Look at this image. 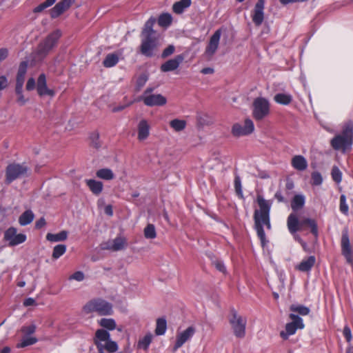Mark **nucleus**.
<instances>
[{"label": "nucleus", "mask_w": 353, "mask_h": 353, "mask_svg": "<svg viewBox=\"0 0 353 353\" xmlns=\"http://www.w3.org/2000/svg\"><path fill=\"white\" fill-rule=\"evenodd\" d=\"M257 203L259 206V210L254 211V226L257 235L262 243L265 240V234L263 227L270 230L271 225L270 221V211L272 206V202L265 200L262 196H257Z\"/></svg>", "instance_id": "f257e3e1"}, {"label": "nucleus", "mask_w": 353, "mask_h": 353, "mask_svg": "<svg viewBox=\"0 0 353 353\" xmlns=\"http://www.w3.org/2000/svg\"><path fill=\"white\" fill-rule=\"evenodd\" d=\"M287 225L289 232L294 235V239L300 243H302V240L296 232L303 230L306 225L311 228V232L314 235L317 236L318 234L317 225L314 220L306 218L299 221L295 213H291L288 216Z\"/></svg>", "instance_id": "f03ea898"}, {"label": "nucleus", "mask_w": 353, "mask_h": 353, "mask_svg": "<svg viewBox=\"0 0 353 353\" xmlns=\"http://www.w3.org/2000/svg\"><path fill=\"white\" fill-rule=\"evenodd\" d=\"M61 34L59 30H55L40 43L37 50L31 55V61L33 64L42 61L47 56L57 43Z\"/></svg>", "instance_id": "7ed1b4c3"}, {"label": "nucleus", "mask_w": 353, "mask_h": 353, "mask_svg": "<svg viewBox=\"0 0 353 353\" xmlns=\"http://www.w3.org/2000/svg\"><path fill=\"white\" fill-rule=\"evenodd\" d=\"M95 344L98 351L114 353L118 350V345L110 339V334L104 329H99L95 333Z\"/></svg>", "instance_id": "20e7f679"}, {"label": "nucleus", "mask_w": 353, "mask_h": 353, "mask_svg": "<svg viewBox=\"0 0 353 353\" xmlns=\"http://www.w3.org/2000/svg\"><path fill=\"white\" fill-rule=\"evenodd\" d=\"M85 314L97 312L101 316H108L113 314L112 305L108 301L97 299L88 302L83 307Z\"/></svg>", "instance_id": "39448f33"}, {"label": "nucleus", "mask_w": 353, "mask_h": 353, "mask_svg": "<svg viewBox=\"0 0 353 353\" xmlns=\"http://www.w3.org/2000/svg\"><path fill=\"white\" fill-rule=\"evenodd\" d=\"M229 323L236 337L239 339L245 337L247 325L246 318L239 315L236 311H232L229 317Z\"/></svg>", "instance_id": "423d86ee"}, {"label": "nucleus", "mask_w": 353, "mask_h": 353, "mask_svg": "<svg viewBox=\"0 0 353 353\" xmlns=\"http://www.w3.org/2000/svg\"><path fill=\"white\" fill-rule=\"evenodd\" d=\"M289 317L291 321L285 325V330L280 332V336L285 340L294 334L297 330H302L305 327L303 319L298 315L290 314Z\"/></svg>", "instance_id": "0eeeda50"}, {"label": "nucleus", "mask_w": 353, "mask_h": 353, "mask_svg": "<svg viewBox=\"0 0 353 353\" xmlns=\"http://www.w3.org/2000/svg\"><path fill=\"white\" fill-rule=\"evenodd\" d=\"M160 45L157 36L148 35V37H141V52L146 57H152Z\"/></svg>", "instance_id": "6e6552de"}, {"label": "nucleus", "mask_w": 353, "mask_h": 353, "mask_svg": "<svg viewBox=\"0 0 353 353\" xmlns=\"http://www.w3.org/2000/svg\"><path fill=\"white\" fill-rule=\"evenodd\" d=\"M152 88H147L139 97V101H142L147 106H161L166 103L167 99L161 94L152 93Z\"/></svg>", "instance_id": "1a4fd4ad"}, {"label": "nucleus", "mask_w": 353, "mask_h": 353, "mask_svg": "<svg viewBox=\"0 0 353 353\" xmlns=\"http://www.w3.org/2000/svg\"><path fill=\"white\" fill-rule=\"evenodd\" d=\"M36 329L37 327L34 323L23 326L21 329L22 337L21 341L17 345V347L22 348L36 343L37 339L33 336Z\"/></svg>", "instance_id": "9d476101"}, {"label": "nucleus", "mask_w": 353, "mask_h": 353, "mask_svg": "<svg viewBox=\"0 0 353 353\" xmlns=\"http://www.w3.org/2000/svg\"><path fill=\"white\" fill-rule=\"evenodd\" d=\"M352 135L351 130H345L342 134L336 135L331 140L330 144L334 150H343L344 151L352 145Z\"/></svg>", "instance_id": "9b49d317"}, {"label": "nucleus", "mask_w": 353, "mask_h": 353, "mask_svg": "<svg viewBox=\"0 0 353 353\" xmlns=\"http://www.w3.org/2000/svg\"><path fill=\"white\" fill-rule=\"evenodd\" d=\"M270 113V103L263 97H258L253 102L252 114L256 120H261Z\"/></svg>", "instance_id": "f8f14e48"}, {"label": "nucleus", "mask_w": 353, "mask_h": 353, "mask_svg": "<svg viewBox=\"0 0 353 353\" xmlns=\"http://www.w3.org/2000/svg\"><path fill=\"white\" fill-rule=\"evenodd\" d=\"M28 171V168L24 164H10L6 168V181L10 183L17 179L23 177L27 175Z\"/></svg>", "instance_id": "ddd939ff"}, {"label": "nucleus", "mask_w": 353, "mask_h": 353, "mask_svg": "<svg viewBox=\"0 0 353 353\" xmlns=\"http://www.w3.org/2000/svg\"><path fill=\"white\" fill-rule=\"evenodd\" d=\"M26 235L22 233L17 234L15 228L10 227L4 232V239L8 242L10 246H15L26 241Z\"/></svg>", "instance_id": "4468645a"}, {"label": "nucleus", "mask_w": 353, "mask_h": 353, "mask_svg": "<svg viewBox=\"0 0 353 353\" xmlns=\"http://www.w3.org/2000/svg\"><path fill=\"white\" fill-rule=\"evenodd\" d=\"M254 130V123L250 119H245L243 125L235 123L232 128V133L234 137L247 136L252 134Z\"/></svg>", "instance_id": "2eb2a0df"}, {"label": "nucleus", "mask_w": 353, "mask_h": 353, "mask_svg": "<svg viewBox=\"0 0 353 353\" xmlns=\"http://www.w3.org/2000/svg\"><path fill=\"white\" fill-rule=\"evenodd\" d=\"M221 36V30L220 29L215 31V32L210 37L208 45L207 46L205 51V55L208 58H211L218 49L220 38Z\"/></svg>", "instance_id": "dca6fc26"}, {"label": "nucleus", "mask_w": 353, "mask_h": 353, "mask_svg": "<svg viewBox=\"0 0 353 353\" xmlns=\"http://www.w3.org/2000/svg\"><path fill=\"white\" fill-rule=\"evenodd\" d=\"M195 331V328L193 326H190L183 332H179L176 335L174 350H176L189 341L194 334Z\"/></svg>", "instance_id": "f3484780"}, {"label": "nucleus", "mask_w": 353, "mask_h": 353, "mask_svg": "<svg viewBox=\"0 0 353 353\" xmlns=\"http://www.w3.org/2000/svg\"><path fill=\"white\" fill-rule=\"evenodd\" d=\"M37 91L39 96L54 97L55 92L53 90L50 89L47 86L46 77L44 74H41L37 79Z\"/></svg>", "instance_id": "a211bd4d"}, {"label": "nucleus", "mask_w": 353, "mask_h": 353, "mask_svg": "<svg viewBox=\"0 0 353 353\" xmlns=\"http://www.w3.org/2000/svg\"><path fill=\"white\" fill-rule=\"evenodd\" d=\"M264 8H265V0H258L256 3L252 14V19L253 23L256 26H259L262 24L264 19Z\"/></svg>", "instance_id": "6ab92c4d"}, {"label": "nucleus", "mask_w": 353, "mask_h": 353, "mask_svg": "<svg viewBox=\"0 0 353 353\" xmlns=\"http://www.w3.org/2000/svg\"><path fill=\"white\" fill-rule=\"evenodd\" d=\"M341 252L347 263L353 265V254L350 240L347 234H343L341 238Z\"/></svg>", "instance_id": "aec40b11"}, {"label": "nucleus", "mask_w": 353, "mask_h": 353, "mask_svg": "<svg viewBox=\"0 0 353 353\" xmlns=\"http://www.w3.org/2000/svg\"><path fill=\"white\" fill-rule=\"evenodd\" d=\"M74 0H62L61 2L55 5L51 10L50 15L52 18H57L63 12L67 10L73 3Z\"/></svg>", "instance_id": "412c9836"}, {"label": "nucleus", "mask_w": 353, "mask_h": 353, "mask_svg": "<svg viewBox=\"0 0 353 353\" xmlns=\"http://www.w3.org/2000/svg\"><path fill=\"white\" fill-rule=\"evenodd\" d=\"M183 57L178 55L172 59H170L161 65V69L163 72H169L176 70L183 61Z\"/></svg>", "instance_id": "4be33fe9"}, {"label": "nucleus", "mask_w": 353, "mask_h": 353, "mask_svg": "<svg viewBox=\"0 0 353 353\" xmlns=\"http://www.w3.org/2000/svg\"><path fill=\"white\" fill-rule=\"evenodd\" d=\"M28 61H26L21 62V63L19 64L16 77L15 86L23 87L25 77L28 69Z\"/></svg>", "instance_id": "5701e85b"}, {"label": "nucleus", "mask_w": 353, "mask_h": 353, "mask_svg": "<svg viewBox=\"0 0 353 353\" xmlns=\"http://www.w3.org/2000/svg\"><path fill=\"white\" fill-rule=\"evenodd\" d=\"M150 135V125L145 119H142L138 124V139L145 140Z\"/></svg>", "instance_id": "b1692460"}, {"label": "nucleus", "mask_w": 353, "mask_h": 353, "mask_svg": "<svg viewBox=\"0 0 353 353\" xmlns=\"http://www.w3.org/2000/svg\"><path fill=\"white\" fill-rule=\"evenodd\" d=\"M85 183L93 194L97 196L102 192L103 184L101 181L95 179H85Z\"/></svg>", "instance_id": "393cba45"}, {"label": "nucleus", "mask_w": 353, "mask_h": 353, "mask_svg": "<svg viewBox=\"0 0 353 353\" xmlns=\"http://www.w3.org/2000/svg\"><path fill=\"white\" fill-rule=\"evenodd\" d=\"M292 166L296 170L303 171L307 169L308 163L302 155H296L292 159Z\"/></svg>", "instance_id": "a878e982"}, {"label": "nucleus", "mask_w": 353, "mask_h": 353, "mask_svg": "<svg viewBox=\"0 0 353 353\" xmlns=\"http://www.w3.org/2000/svg\"><path fill=\"white\" fill-rule=\"evenodd\" d=\"M316 259L314 256H308L302 260V261L296 266V269L301 272H308L314 266Z\"/></svg>", "instance_id": "bb28decb"}, {"label": "nucleus", "mask_w": 353, "mask_h": 353, "mask_svg": "<svg viewBox=\"0 0 353 353\" xmlns=\"http://www.w3.org/2000/svg\"><path fill=\"white\" fill-rule=\"evenodd\" d=\"M99 325L104 329L107 330H114L117 329L119 331H121V328H118L117 327V323L114 319L111 318H102L98 321Z\"/></svg>", "instance_id": "cd10ccee"}, {"label": "nucleus", "mask_w": 353, "mask_h": 353, "mask_svg": "<svg viewBox=\"0 0 353 353\" xmlns=\"http://www.w3.org/2000/svg\"><path fill=\"white\" fill-rule=\"evenodd\" d=\"M305 203V197L303 194H296L291 202V208L294 211L301 209Z\"/></svg>", "instance_id": "c85d7f7f"}, {"label": "nucleus", "mask_w": 353, "mask_h": 353, "mask_svg": "<svg viewBox=\"0 0 353 353\" xmlns=\"http://www.w3.org/2000/svg\"><path fill=\"white\" fill-rule=\"evenodd\" d=\"M156 22V19L153 17L150 18L145 23L144 28L141 32V37L150 36H157L153 30V26Z\"/></svg>", "instance_id": "c756f323"}, {"label": "nucleus", "mask_w": 353, "mask_h": 353, "mask_svg": "<svg viewBox=\"0 0 353 353\" xmlns=\"http://www.w3.org/2000/svg\"><path fill=\"white\" fill-rule=\"evenodd\" d=\"M191 4V0H180L174 3L172 6L173 12L176 14H181L185 9L188 8Z\"/></svg>", "instance_id": "7c9ffc66"}, {"label": "nucleus", "mask_w": 353, "mask_h": 353, "mask_svg": "<svg viewBox=\"0 0 353 353\" xmlns=\"http://www.w3.org/2000/svg\"><path fill=\"white\" fill-rule=\"evenodd\" d=\"M34 214L30 210L25 211L19 218V223L21 225L25 226L30 224L34 219Z\"/></svg>", "instance_id": "2f4dec72"}, {"label": "nucleus", "mask_w": 353, "mask_h": 353, "mask_svg": "<svg viewBox=\"0 0 353 353\" xmlns=\"http://www.w3.org/2000/svg\"><path fill=\"white\" fill-rule=\"evenodd\" d=\"M119 55L116 53H110L105 57L103 65L105 68H112L119 62Z\"/></svg>", "instance_id": "473e14b6"}, {"label": "nucleus", "mask_w": 353, "mask_h": 353, "mask_svg": "<svg viewBox=\"0 0 353 353\" xmlns=\"http://www.w3.org/2000/svg\"><path fill=\"white\" fill-rule=\"evenodd\" d=\"M96 176L103 180L110 181L114 178V174L112 170L109 168L99 169L96 172Z\"/></svg>", "instance_id": "72a5a7b5"}, {"label": "nucleus", "mask_w": 353, "mask_h": 353, "mask_svg": "<svg viewBox=\"0 0 353 353\" xmlns=\"http://www.w3.org/2000/svg\"><path fill=\"white\" fill-rule=\"evenodd\" d=\"M290 310L291 312L290 314H295L296 315L298 314L302 316L307 315L310 311L307 307L299 304L291 305L290 307Z\"/></svg>", "instance_id": "f704fd0d"}, {"label": "nucleus", "mask_w": 353, "mask_h": 353, "mask_svg": "<svg viewBox=\"0 0 353 353\" xmlns=\"http://www.w3.org/2000/svg\"><path fill=\"white\" fill-rule=\"evenodd\" d=\"M68 237L66 231H61L57 234L48 233L46 239L50 242H59L65 241Z\"/></svg>", "instance_id": "c9c22d12"}, {"label": "nucleus", "mask_w": 353, "mask_h": 353, "mask_svg": "<svg viewBox=\"0 0 353 353\" xmlns=\"http://www.w3.org/2000/svg\"><path fill=\"white\" fill-rule=\"evenodd\" d=\"M187 123L185 120L174 119L170 121V126L174 131L179 132L186 128Z\"/></svg>", "instance_id": "e433bc0d"}, {"label": "nucleus", "mask_w": 353, "mask_h": 353, "mask_svg": "<svg viewBox=\"0 0 353 353\" xmlns=\"http://www.w3.org/2000/svg\"><path fill=\"white\" fill-rule=\"evenodd\" d=\"M274 101L281 105H288L292 101V97L290 94L278 93L274 97Z\"/></svg>", "instance_id": "4c0bfd02"}, {"label": "nucleus", "mask_w": 353, "mask_h": 353, "mask_svg": "<svg viewBox=\"0 0 353 353\" xmlns=\"http://www.w3.org/2000/svg\"><path fill=\"white\" fill-rule=\"evenodd\" d=\"M112 241L114 252L123 250L126 246V239L121 236H117L115 239H112Z\"/></svg>", "instance_id": "58836bf2"}, {"label": "nucleus", "mask_w": 353, "mask_h": 353, "mask_svg": "<svg viewBox=\"0 0 353 353\" xmlns=\"http://www.w3.org/2000/svg\"><path fill=\"white\" fill-rule=\"evenodd\" d=\"M153 339V335L151 333H148L145 334L143 337L141 338L139 340L137 347L139 349H143L144 350H148L150 344L152 342Z\"/></svg>", "instance_id": "ea45409f"}, {"label": "nucleus", "mask_w": 353, "mask_h": 353, "mask_svg": "<svg viewBox=\"0 0 353 353\" xmlns=\"http://www.w3.org/2000/svg\"><path fill=\"white\" fill-rule=\"evenodd\" d=\"M172 22V17L170 13L161 14L158 19V23L161 27L168 28Z\"/></svg>", "instance_id": "a19ab883"}, {"label": "nucleus", "mask_w": 353, "mask_h": 353, "mask_svg": "<svg viewBox=\"0 0 353 353\" xmlns=\"http://www.w3.org/2000/svg\"><path fill=\"white\" fill-rule=\"evenodd\" d=\"M167 329V322L165 318H159L157 320L155 333L157 335H163Z\"/></svg>", "instance_id": "79ce46f5"}, {"label": "nucleus", "mask_w": 353, "mask_h": 353, "mask_svg": "<svg viewBox=\"0 0 353 353\" xmlns=\"http://www.w3.org/2000/svg\"><path fill=\"white\" fill-rule=\"evenodd\" d=\"M15 94L17 95V103L20 106L24 105L28 101V99L23 94V87L15 86Z\"/></svg>", "instance_id": "37998d69"}, {"label": "nucleus", "mask_w": 353, "mask_h": 353, "mask_svg": "<svg viewBox=\"0 0 353 353\" xmlns=\"http://www.w3.org/2000/svg\"><path fill=\"white\" fill-rule=\"evenodd\" d=\"M144 236L146 239H154L157 236L155 227L152 224H148L144 229Z\"/></svg>", "instance_id": "c03bdc74"}, {"label": "nucleus", "mask_w": 353, "mask_h": 353, "mask_svg": "<svg viewBox=\"0 0 353 353\" xmlns=\"http://www.w3.org/2000/svg\"><path fill=\"white\" fill-rule=\"evenodd\" d=\"M66 251V246L63 244L56 245L52 252V257L55 259L61 256Z\"/></svg>", "instance_id": "a18cd8bd"}, {"label": "nucleus", "mask_w": 353, "mask_h": 353, "mask_svg": "<svg viewBox=\"0 0 353 353\" xmlns=\"http://www.w3.org/2000/svg\"><path fill=\"white\" fill-rule=\"evenodd\" d=\"M56 2V0H46L43 3L37 6L34 8V12H41L47 8L52 6Z\"/></svg>", "instance_id": "49530a36"}, {"label": "nucleus", "mask_w": 353, "mask_h": 353, "mask_svg": "<svg viewBox=\"0 0 353 353\" xmlns=\"http://www.w3.org/2000/svg\"><path fill=\"white\" fill-rule=\"evenodd\" d=\"M332 178L337 183H341L342 180V172L338 167L334 166L332 169Z\"/></svg>", "instance_id": "de8ad7c7"}, {"label": "nucleus", "mask_w": 353, "mask_h": 353, "mask_svg": "<svg viewBox=\"0 0 353 353\" xmlns=\"http://www.w3.org/2000/svg\"><path fill=\"white\" fill-rule=\"evenodd\" d=\"M323 183V177L320 172H313L312 173V184L313 185H320Z\"/></svg>", "instance_id": "09e8293b"}, {"label": "nucleus", "mask_w": 353, "mask_h": 353, "mask_svg": "<svg viewBox=\"0 0 353 353\" xmlns=\"http://www.w3.org/2000/svg\"><path fill=\"white\" fill-rule=\"evenodd\" d=\"M340 211L344 214H347L349 211V208L346 203V198L343 194L340 196Z\"/></svg>", "instance_id": "8fccbe9b"}, {"label": "nucleus", "mask_w": 353, "mask_h": 353, "mask_svg": "<svg viewBox=\"0 0 353 353\" xmlns=\"http://www.w3.org/2000/svg\"><path fill=\"white\" fill-rule=\"evenodd\" d=\"M85 278L84 274L81 271H77L70 276L69 280H75L77 281H82Z\"/></svg>", "instance_id": "3c124183"}, {"label": "nucleus", "mask_w": 353, "mask_h": 353, "mask_svg": "<svg viewBox=\"0 0 353 353\" xmlns=\"http://www.w3.org/2000/svg\"><path fill=\"white\" fill-rule=\"evenodd\" d=\"M36 87V81L33 77H30L26 85V89L27 91H32Z\"/></svg>", "instance_id": "603ef678"}, {"label": "nucleus", "mask_w": 353, "mask_h": 353, "mask_svg": "<svg viewBox=\"0 0 353 353\" xmlns=\"http://www.w3.org/2000/svg\"><path fill=\"white\" fill-rule=\"evenodd\" d=\"M147 81H148V77L146 75H145V74L141 75L138 78L137 81V86L139 87V88L140 89L141 88H142L145 84Z\"/></svg>", "instance_id": "864d4df0"}, {"label": "nucleus", "mask_w": 353, "mask_h": 353, "mask_svg": "<svg viewBox=\"0 0 353 353\" xmlns=\"http://www.w3.org/2000/svg\"><path fill=\"white\" fill-rule=\"evenodd\" d=\"M102 250H108L113 251L112 241V239L105 241L101 244Z\"/></svg>", "instance_id": "5fc2aeb1"}, {"label": "nucleus", "mask_w": 353, "mask_h": 353, "mask_svg": "<svg viewBox=\"0 0 353 353\" xmlns=\"http://www.w3.org/2000/svg\"><path fill=\"white\" fill-rule=\"evenodd\" d=\"M174 52V47L173 46H169L168 48H166L163 53H162V57L163 58H165L170 55H171L172 54H173V52Z\"/></svg>", "instance_id": "6e6d98bb"}, {"label": "nucleus", "mask_w": 353, "mask_h": 353, "mask_svg": "<svg viewBox=\"0 0 353 353\" xmlns=\"http://www.w3.org/2000/svg\"><path fill=\"white\" fill-rule=\"evenodd\" d=\"M343 336L346 339L347 341L350 342L352 336V333H351V330H350V327L347 326H345L343 329Z\"/></svg>", "instance_id": "4d7b16f0"}, {"label": "nucleus", "mask_w": 353, "mask_h": 353, "mask_svg": "<svg viewBox=\"0 0 353 353\" xmlns=\"http://www.w3.org/2000/svg\"><path fill=\"white\" fill-rule=\"evenodd\" d=\"M234 186L237 194L242 195L241 183L239 178L235 179Z\"/></svg>", "instance_id": "13d9d810"}, {"label": "nucleus", "mask_w": 353, "mask_h": 353, "mask_svg": "<svg viewBox=\"0 0 353 353\" xmlns=\"http://www.w3.org/2000/svg\"><path fill=\"white\" fill-rule=\"evenodd\" d=\"M214 265L216 268L217 270H219L220 272H225V267L223 262L220 261H217L214 262Z\"/></svg>", "instance_id": "bf43d9fd"}, {"label": "nucleus", "mask_w": 353, "mask_h": 353, "mask_svg": "<svg viewBox=\"0 0 353 353\" xmlns=\"http://www.w3.org/2000/svg\"><path fill=\"white\" fill-rule=\"evenodd\" d=\"M8 54V50L6 48L0 49V61L4 60Z\"/></svg>", "instance_id": "052dcab7"}, {"label": "nucleus", "mask_w": 353, "mask_h": 353, "mask_svg": "<svg viewBox=\"0 0 353 353\" xmlns=\"http://www.w3.org/2000/svg\"><path fill=\"white\" fill-rule=\"evenodd\" d=\"M104 212H105L107 215H108V216H112V214H113V210H112V205H106V206L105 207V208H104Z\"/></svg>", "instance_id": "680f3d73"}, {"label": "nucleus", "mask_w": 353, "mask_h": 353, "mask_svg": "<svg viewBox=\"0 0 353 353\" xmlns=\"http://www.w3.org/2000/svg\"><path fill=\"white\" fill-rule=\"evenodd\" d=\"M34 304H35V300L32 298H28L23 302V305L25 306H30V305H33Z\"/></svg>", "instance_id": "e2e57ef3"}, {"label": "nucleus", "mask_w": 353, "mask_h": 353, "mask_svg": "<svg viewBox=\"0 0 353 353\" xmlns=\"http://www.w3.org/2000/svg\"><path fill=\"white\" fill-rule=\"evenodd\" d=\"M46 225V221L43 218H41L36 222L35 226L37 228H41Z\"/></svg>", "instance_id": "0e129e2a"}, {"label": "nucleus", "mask_w": 353, "mask_h": 353, "mask_svg": "<svg viewBox=\"0 0 353 353\" xmlns=\"http://www.w3.org/2000/svg\"><path fill=\"white\" fill-rule=\"evenodd\" d=\"M201 72L203 74H210L214 73V69L212 68H204Z\"/></svg>", "instance_id": "69168bd1"}, {"label": "nucleus", "mask_w": 353, "mask_h": 353, "mask_svg": "<svg viewBox=\"0 0 353 353\" xmlns=\"http://www.w3.org/2000/svg\"><path fill=\"white\" fill-rule=\"evenodd\" d=\"M274 197L278 200L279 202H282L284 200V198L280 191H277L275 193Z\"/></svg>", "instance_id": "338daca9"}, {"label": "nucleus", "mask_w": 353, "mask_h": 353, "mask_svg": "<svg viewBox=\"0 0 353 353\" xmlns=\"http://www.w3.org/2000/svg\"><path fill=\"white\" fill-rule=\"evenodd\" d=\"M11 349L9 347H4L0 350V353H10Z\"/></svg>", "instance_id": "774afa93"}]
</instances>
